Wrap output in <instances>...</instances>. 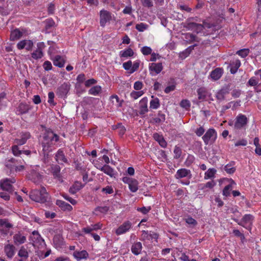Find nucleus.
Returning <instances> with one entry per match:
<instances>
[{
	"label": "nucleus",
	"instance_id": "obj_1",
	"mask_svg": "<svg viewBox=\"0 0 261 261\" xmlns=\"http://www.w3.org/2000/svg\"><path fill=\"white\" fill-rule=\"evenodd\" d=\"M30 197L34 201L42 203L48 202L49 199V194L44 187H42L40 190H32L30 192Z\"/></svg>",
	"mask_w": 261,
	"mask_h": 261
},
{
	"label": "nucleus",
	"instance_id": "obj_2",
	"mask_svg": "<svg viewBox=\"0 0 261 261\" xmlns=\"http://www.w3.org/2000/svg\"><path fill=\"white\" fill-rule=\"evenodd\" d=\"M44 141L42 142L43 152H49L51 151L50 148L53 144V141L57 142L59 140V136L53 132H48L45 134L43 136Z\"/></svg>",
	"mask_w": 261,
	"mask_h": 261
},
{
	"label": "nucleus",
	"instance_id": "obj_3",
	"mask_svg": "<svg viewBox=\"0 0 261 261\" xmlns=\"http://www.w3.org/2000/svg\"><path fill=\"white\" fill-rule=\"evenodd\" d=\"M217 137V132L214 128H209L202 136V139L206 145L214 143Z\"/></svg>",
	"mask_w": 261,
	"mask_h": 261
},
{
	"label": "nucleus",
	"instance_id": "obj_4",
	"mask_svg": "<svg viewBox=\"0 0 261 261\" xmlns=\"http://www.w3.org/2000/svg\"><path fill=\"white\" fill-rule=\"evenodd\" d=\"M70 88V85L69 83H64L57 88L56 94L60 98H64L68 94Z\"/></svg>",
	"mask_w": 261,
	"mask_h": 261
},
{
	"label": "nucleus",
	"instance_id": "obj_5",
	"mask_svg": "<svg viewBox=\"0 0 261 261\" xmlns=\"http://www.w3.org/2000/svg\"><path fill=\"white\" fill-rule=\"evenodd\" d=\"M248 122L246 116L243 114H239L236 119L234 127L235 129H240L244 127Z\"/></svg>",
	"mask_w": 261,
	"mask_h": 261
},
{
	"label": "nucleus",
	"instance_id": "obj_6",
	"mask_svg": "<svg viewBox=\"0 0 261 261\" xmlns=\"http://www.w3.org/2000/svg\"><path fill=\"white\" fill-rule=\"evenodd\" d=\"M232 219L237 222L239 225H241L249 230L251 229L250 227H247L245 224L250 223H252V221L254 219V217L250 214H246L242 218L241 221H239L238 219L232 218Z\"/></svg>",
	"mask_w": 261,
	"mask_h": 261
},
{
	"label": "nucleus",
	"instance_id": "obj_7",
	"mask_svg": "<svg viewBox=\"0 0 261 261\" xmlns=\"http://www.w3.org/2000/svg\"><path fill=\"white\" fill-rule=\"evenodd\" d=\"M112 19L111 13L104 9L100 11V24L104 27L108 21Z\"/></svg>",
	"mask_w": 261,
	"mask_h": 261
},
{
	"label": "nucleus",
	"instance_id": "obj_8",
	"mask_svg": "<svg viewBox=\"0 0 261 261\" xmlns=\"http://www.w3.org/2000/svg\"><path fill=\"white\" fill-rule=\"evenodd\" d=\"M132 227V223L129 221H125L121 224L115 231L117 235H120L123 234L128 231Z\"/></svg>",
	"mask_w": 261,
	"mask_h": 261
},
{
	"label": "nucleus",
	"instance_id": "obj_9",
	"mask_svg": "<svg viewBox=\"0 0 261 261\" xmlns=\"http://www.w3.org/2000/svg\"><path fill=\"white\" fill-rule=\"evenodd\" d=\"M13 225L9 223L7 219H0V231L4 234H7L10 228Z\"/></svg>",
	"mask_w": 261,
	"mask_h": 261
},
{
	"label": "nucleus",
	"instance_id": "obj_10",
	"mask_svg": "<svg viewBox=\"0 0 261 261\" xmlns=\"http://www.w3.org/2000/svg\"><path fill=\"white\" fill-rule=\"evenodd\" d=\"M31 109L32 107L26 103L21 102L17 108L16 113L17 115H22L26 114L28 113L29 110H30Z\"/></svg>",
	"mask_w": 261,
	"mask_h": 261
},
{
	"label": "nucleus",
	"instance_id": "obj_11",
	"mask_svg": "<svg viewBox=\"0 0 261 261\" xmlns=\"http://www.w3.org/2000/svg\"><path fill=\"white\" fill-rule=\"evenodd\" d=\"M149 69L150 71V74L153 75L152 72H155V74L160 73L163 69V66L162 63H152L149 64Z\"/></svg>",
	"mask_w": 261,
	"mask_h": 261
},
{
	"label": "nucleus",
	"instance_id": "obj_12",
	"mask_svg": "<svg viewBox=\"0 0 261 261\" xmlns=\"http://www.w3.org/2000/svg\"><path fill=\"white\" fill-rule=\"evenodd\" d=\"M0 187L3 190L7 191L9 193L13 192V186L8 181V178L2 179L0 181Z\"/></svg>",
	"mask_w": 261,
	"mask_h": 261
},
{
	"label": "nucleus",
	"instance_id": "obj_13",
	"mask_svg": "<svg viewBox=\"0 0 261 261\" xmlns=\"http://www.w3.org/2000/svg\"><path fill=\"white\" fill-rule=\"evenodd\" d=\"M15 247L13 245L7 244L4 247V251L9 258H12L15 254Z\"/></svg>",
	"mask_w": 261,
	"mask_h": 261
},
{
	"label": "nucleus",
	"instance_id": "obj_14",
	"mask_svg": "<svg viewBox=\"0 0 261 261\" xmlns=\"http://www.w3.org/2000/svg\"><path fill=\"white\" fill-rule=\"evenodd\" d=\"M31 137V135L29 132H24L21 134L20 139H16L15 140V143L18 145H22L24 144L27 140Z\"/></svg>",
	"mask_w": 261,
	"mask_h": 261
},
{
	"label": "nucleus",
	"instance_id": "obj_15",
	"mask_svg": "<svg viewBox=\"0 0 261 261\" xmlns=\"http://www.w3.org/2000/svg\"><path fill=\"white\" fill-rule=\"evenodd\" d=\"M73 256L77 260H80L82 259H87L89 257V254L86 250L75 251L73 253Z\"/></svg>",
	"mask_w": 261,
	"mask_h": 261
},
{
	"label": "nucleus",
	"instance_id": "obj_16",
	"mask_svg": "<svg viewBox=\"0 0 261 261\" xmlns=\"http://www.w3.org/2000/svg\"><path fill=\"white\" fill-rule=\"evenodd\" d=\"M84 186L85 184H83L80 181H76L74 182L73 185L70 187L69 190V192L72 194H74L81 189H82Z\"/></svg>",
	"mask_w": 261,
	"mask_h": 261
},
{
	"label": "nucleus",
	"instance_id": "obj_17",
	"mask_svg": "<svg viewBox=\"0 0 261 261\" xmlns=\"http://www.w3.org/2000/svg\"><path fill=\"white\" fill-rule=\"evenodd\" d=\"M26 240V237L22 235L20 232L15 234L13 236L14 243L16 245L23 244L25 243Z\"/></svg>",
	"mask_w": 261,
	"mask_h": 261
},
{
	"label": "nucleus",
	"instance_id": "obj_18",
	"mask_svg": "<svg viewBox=\"0 0 261 261\" xmlns=\"http://www.w3.org/2000/svg\"><path fill=\"white\" fill-rule=\"evenodd\" d=\"M140 114L143 115L148 112L147 99L145 97L140 101Z\"/></svg>",
	"mask_w": 261,
	"mask_h": 261
},
{
	"label": "nucleus",
	"instance_id": "obj_19",
	"mask_svg": "<svg viewBox=\"0 0 261 261\" xmlns=\"http://www.w3.org/2000/svg\"><path fill=\"white\" fill-rule=\"evenodd\" d=\"M56 204L63 211H70L72 210V207L70 204L61 200H57Z\"/></svg>",
	"mask_w": 261,
	"mask_h": 261
},
{
	"label": "nucleus",
	"instance_id": "obj_20",
	"mask_svg": "<svg viewBox=\"0 0 261 261\" xmlns=\"http://www.w3.org/2000/svg\"><path fill=\"white\" fill-rule=\"evenodd\" d=\"M222 73L223 70L220 68H217L211 72L210 76L213 80L217 81L221 77Z\"/></svg>",
	"mask_w": 261,
	"mask_h": 261
},
{
	"label": "nucleus",
	"instance_id": "obj_21",
	"mask_svg": "<svg viewBox=\"0 0 261 261\" xmlns=\"http://www.w3.org/2000/svg\"><path fill=\"white\" fill-rule=\"evenodd\" d=\"M99 169L111 177H114L115 176V172L114 169L112 168H111L109 165H105L104 166L100 167Z\"/></svg>",
	"mask_w": 261,
	"mask_h": 261
},
{
	"label": "nucleus",
	"instance_id": "obj_22",
	"mask_svg": "<svg viewBox=\"0 0 261 261\" xmlns=\"http://www.w3.org/2000/svg\"><path fill=\"white\" fill-rule=\"evenodd\" d=\"M153 138L155 141L159 142V144L162 147L165 148L167 146V143L162 135H160L159 134L155 133L153 134Z\"/></svg>",
	"mask_w": 261,
	"mask_h": 261
},
{
	"label": "nucleus",
	"instance_id": "obj_23",
	"mask_svg": "<svg viewBox=\"0 0 261 261\" xmlns=\"http://www.w3.org/2000/svg\"><path fill=\"white\" fill-rule=\"evenodd\" d=\"M32 234L33 236L31 237V238L34 243L41 244L42 242H44V240L37 230L33 231Z\"/></svg>",
	"mask_w": 261,
	"mask_h": 261
},
{
	"label": "nucleus",
	"instance_id": "obj_24",
	"mask_svg": "<svg viewBox=\"0 0 261 261\" xmlns=\"http://www.w3.org/2000/svg\"><path fill=\"white\" fill-rule=\"evenodd\" d=\"M142 246L141 242H138L133 244L131 250L135 255H138L140 253Z\"/></svg>",
	"mask_w": 261,
	"mask_h": 261
},
{
	"label": "nucleus",
	"instance_id": "obj_25",
	"mask_svg": "<svg viewBox=\"0 0 261 261\" xmlns=\"http://www.w3.org/2000/svg\"><path fill=\"white\" fill-rule=\"evenodd\" d=\"M197 44H195L193 45H191L188 47L187 49H186L184 51L180 53L179 57L181 59H185L192 52V51L194 49L195 46H197Z\"/></svg>",
	"mask_w": 261,
	"mask_h": 261
},
{
	"label": "nucleus",
	"instance_id": "obj_26",
	"mask_svg": "<svg viewBox=\"0 0 261 261\" xmlns=\"http://www.w3.org/2000/svg\"><path fill=\"white\" fill-rule=\"evenodd\" d=\"M50 172L53 174L55 177H60V170L61 168L58 165H51L50 168Z\"/></svg>",
	"mask_w": 261,
	"mask_h": 261
},
{
	"label": "nucleus",
	"instance_id": "obj_27",
	"mask_svg": "<svg viewBox=\"0 0 261 261\" xmlns=\"http://www.w3.org/2000/svg\"><path fill=\"white\" fill-rule=\"evenodd\" d=\"M22 35V33L18 29H15L12 31L10 34V39L14 41L19 39Z\"/></svg>",
	"mask_w": 261,
	"mask_h": 261
},
{
	"label": "nucleus",
	"instance_id": "obj_28",
	"mask_svg": "<svg viewBox=\"0 0 261 261\" xmlns=\"http://www.w3.org/2000/svg\"><path fill=\"white\" fill-rule=\"evenodd\" d=\"M190 173L189 170L182 168L177 170L176 174L177 178H181L187 176Z\"/></svg>",
	"mask_w": 261,
	"mask_h": 261
},
{
	"label": "nucleus",
	"instance_id": "obj_29",
	"mask_svg": "<svg viewBox=\"0 0 261 261\" xmlns=\"http://www.w3.org/2000/svg\"><path fill=\"white\" fill-rule=\"evenodd\" d=\"M134 55L133 50L130 48H128L120 52V58H128L133 57Z\"/></svg>",
	"mask_w": 261,
	"mask_h": 261
},
{
	"label": "nucleus",
	"instance_id": "obj_30",
	"mask_svg": "<svg viewBox=\"0 0 261 261\" xmlns=\"http://www.w3.org/2000/svg\"><path fill=\"white\" fill-rule=\"evenodd\" d=\"M230 73L231 74H234L237 72L238 68L241 66V62L239 60H236L234 62L230 64Z\"/></svg>",
	"mask_w": 261,
	"mask_h": 261
},
{
	"label": "nucleus",
	"instance_id": "obj_31",
	"mask_svg": "<svg viewBox=\"0 0 261 261\" xmlns=\"http://www.w3.org/2000/svg\"><path fill=\"white\" fill-rule=\"evenodd\" d=\"M65 64V61L60 56L57 55L54 60V64L60 68L63 67Z\"/></svg>",
	"mask_w": 261,
	"mask_h": 261
},
{
	"label": "nucleus",
	"instance_id": "obj_32",
	"mask_svg": "<svg viewBox=\"0 0 261 261\" xmlns=\"http://www.w3.org/2000/svg\"><path fill=\"white\" fill-rule=\"evenodd\" d=\"M30 175L31 176V177H30V179L35 183L38 182L42 177V176L39 173L34 171L31 172Z\"/></svg>",
	"mask_w": 261,
	"mask_h": 261
},
{
	"label": "nucleus",
	"instance_id": "obj_33",
	"mask_svg": "<svg viewBox=\"0 0 261 261\" xmlns=\"http://www.w3.org/2000/svg\"><path fill=\"white\" fill-rule=\"evenodd\" d=\"M18 255L21 257L23 258L24 259H27L29 257V253L27 250V249L23 246H22L18 252Z\"/></svg>",
	"mask_w": 261,
	"mask_h": 261
},
{
	"label": "nucleus",
	"instance_id": "obj_34",
	"mask_svg": "<svg viewBox=\"0 0 261 261\" xmlns=\"http://www.w3.org/2000/svg\"><path fill=\"white\" fill-rule=\"evenodd\" d=\"M128 187L131 192H136L138 189V181L133 179L128 185Z\"/></svg>",
	"mask_w": 261,
	"mask_h": 261
},
{
	"label": "nucleus",
	"instance_id": "obj_35",
	"mask_svg": "<svg viewBox=\"0 0 261 261\" xmlns=\"http://www.w3.org/2000/svg\"><path fill=\"white\" fill-rule=\"evenodd\" d=\"M223 170L227 174H232L235 172L236 168V167H232L231 163H230L225 165L223 168Z\"/></svg>",
	"mask_w": 261,
	"mask_h": 261
},
{
	"label": "nucleus",
	"instance_id": "obj_36",
	"mask_svg": "<svg viewBox=\"0 0 261 261\" xmlns=\"http://www.w3.org/2000/svg\"><path fill=\"white\" fill-rule=\"evenodd\" d=\"M101 91V87L99 86H95L92 87L89 90V93L93 95H96L100 93Z\"/></svg>",
	"mask_w": 261,
	"mask_h": 261
},
{
	"label": "nucleus",
	"instance_id": "obj_37",
	"mask_svg": "<svg viewBox=\"0 0 261 261\" xmlns=\"http://www.w3.org/2000/svg\"><path fill=\"white\" fill-rule=\"evenodd\" d=\"M160 106V100L158 98L152 99L150 102V108L153 109H158Z\"/></svg>",
	"mask_w": 261,
	"mask_h": 261
},
{
	"label": "nucleus",
	"instance_id": "obj_38",
	"mask_svg": "<svg viewBox=\"0 0 261 261\" xmlns=\"http://www.w3.org/2000/svg\"><path fill=\"white\" fill-rule=\"evenodd\" d=\"M216 170L214 168H210L205 173V179L211 178L214 177Z\"/></svg>",
	"mask_w": 261,
	"mask_h": 261
},
{
	"label": "nucleus",
	"instance_id": "obj_39",
	"mask_svg": "<svg viewBox=\"0 0 261 261\" xmlns=\"http://www.w3.org/2000/svg\"><path fill=\"white\" fill-rule=\"evenodd\" d=\"M57 160H60L65 163L67 162V160L66 158L64 153L63 151L61 150H59L57 152V153L56 155Z\"/></svg>",
	"mask_w": 261,
	"mask_h": 261
},
{
	"label": "nucleus",
	"instance_id": "obj_40",
	"mask_svg": "<svg viewBox=\"0 0 261 261\" xmlns=\"http://www.w3.org/2000/svg\"><path fill=\"white\" fill-rule=\"evenodd\" d=\"M43 52L42 50L36 49L32 54V57L36 60L41 59L43 57Z\"/></svg>",
	"mask_w": 261,
	"mask_h": 261
},
{
	"label": "nucleus",
	"instance_id": "obj_41",
	"mask_svg": "<svg viewBox=\"0 0 261 261\" xmlns=\"http://www.w3.org/2000/svg\"><path fill=\"white\" fill-rule=\"evenodd\" d=\"M230 90V84L224 85L219 91L223 95H225L229 93Z\"/></svg>",
	"mask_w": 261,
	"mask_h": 261
},
{
	"label": "nucleus",
	"instance_id": "obj_42",
	"mask_svg": "<svg viewBox=\"0 0 261 261\" xmlns=\"http://www.w3.org/2000/svg\"><path fill=\"white\" fill-rule=\"evenodd\" d=\"M201 26V24L197 23L196 22H189L187 23L186 25H184V28L187 29L188 30H193L195 29L196 27H200Z\"/></svg>",
	"mask_w": 261,
	"mask_h": 261
},
{
	"label": "nucleus",
	"instance_id": "obj_43",
	"mask_svg": "<svg viewBox=\"0 0 261 261\" xmlns=\"http://www.w3.org/2000/svg\"><path fill=\"white\" fill-rule=\"evenodd\" d=\"M18 145H15L12 146V151L15 156H19L22 153V150H20Z\"/></svg>",
	"mask_w": 261,
	"mask_h": 261
},
{
	"label": "nucleus",
	"instance_id": "obj_44",
	"mask_svg": "<svg viewBox=\"0 0 261 261\" xmlns=\"http://www.w3.org/2000/svg\"><path fill=\"white\" fill-rule=\"evenodd\" d=\"M249 53V49L248 48L241 49L237 51V54L239 55L242 58H245L247 57Z\"/></svg>",
	"mask_w": 261,
	"mask_h": 261
},
{
	"label": "nucleus",
	"instance_id": "obj_45",
	"mask_svg": "<svg viewBox=\"0 0 261 261\" xmlns=\"http://www.w3.org/2000/svg\"><path fill=\"white\" fill-rule=\"evenodd\" d=\"M198 99L203 100L206 97V92L203 88H199L197 90Z\"/></svg>",
	"mask_w": 261,
	"mask_h": 261
},
{
	"label": "nucleus",
	"instance_id": "obj_46",
	"mask_svg": "<svg viewBox=\"0 0 261 261\" xmlns=\"http://www.w3.org/2000/svg\"><path fill=\"white\" fill-rule=\"evenodd\" d=\"M232 189V186H231V184H229L225 186L223 190V195L226 197H228L230 196V191Z\"/></svg>",
	"mask_w": 261,
	"mask_h": 261
},
{
	"label": "nucleus",
	"instance_id": "obj_47",
	"mask_svg": "<svg viewBox=\"0 0 261 261\" xmlns=\"http://www.w3.org/2000/svg\"><path fill=\"white\" fill-rule=\"evenodd\" d=\"M195 161V157L192 154H189L185 162V164L187 167H189Z\"/></svg>",
	"mask_w": 261,
	"mask_h": 261
},
{
	"label": "nucleus",
	"instance_id": "obj_48",
	"mask_svg": "<svg viewBox=\"0 0 261 261\" xmlns=\"http://www.w3.org/2000/svg\"><path fill=\"white\" fill-rule=\"evenodd\" d=\"M148 25L144 23H140L136 25V29L139 32H143L146 30Z\"/></svg>",
	"mask_w": 261,
	"mask_h": 261
},
{
	"label": "nucleus",
	"instance_id": "obj_49",
	"mask_svg": "<svg viewBox=\"0 0 261 261\" xmlns=\"http://www.w3.org/2000/svg\"><path fill=\"white\" fill-rule=\"evenodd\" d=\"M48 102L53 106H55L57 103L54 101V97H55V94L53 92H49L48 94Z\"/></svg>",
	"mask_w": 261,
	"mask_h": 261
},
{
	"label": "nucleus",
	"instance_id": "obj_50",
	"mask_svg": "<svg viewBox=\"0 0 261 261\" xmlns=\"http://www.w3.org/2000/svg\"><path fill=\"white\" fill-rule=\"evenodd\" d=\"M180 106L188 110L190 108L191 105L190 101L187 99H182L180 102Z\"/></svg>",
	"mask_w": 261,
	"mask_h": 261
},
{
	"label": "nucleus",
	"instance_id": "obj_51",
	"mask_svg": "<svg viewBox=\"0 0 261 261\" xmlns=\"http://www.w3.org/2000/svg\"><path fill=\"white\" fill-rule=\"evenodd\" d=\"M142 5L144 7L150 8L153 7V2L152 0H141Z\"/></svg>",
	"mask_w": 261,
	"mask_h": 261
},
{
	"label": "nucleus",
	"instance_id": "obj_52",
	"mask_svg": "<svg viewBox=\"0 0 261 261\" xmlns=\"http://www.w3.org/2000/svg\"><path fill=\"white\" fill-rule=\"evenodd\" d=\"M141 52L144 55H148L151 54L152 49L150 47L145 46H143L141 49Z\"/></svg>",
	"mask_w": 261,
	"mask_h": 261
},
{
	"label": "nucleus",
	"instance_id": "obj_53",
	"mask_svg": "<svg viewBox=\"0 0 261 261\" xmlns=\"http://www.w3.org/2000/svg\"><path fill=\"white\" fill-rule=\"evenodd\" d=\"M174 153L175 155L174 156V159H177L180 158L181 154V149L179 147L176 146L174 149Z\"/></svg>",
	"mask_w": 261,
	"mask_h": 261
},
{
	"label": "nucleus",
	"instance_id": "obj_54",
	"mask_svg": "<svg viewBox=\"0 0 261 261\" xmlns=\"http://www.w3.org/2000/svg\"><path fill=\"white\" fill-rule=\"evenodd\" d=\"M233 233L235 236L237 237H240L242 242H244V240L245 239V237L244 234L241 233L239 230L234 229L233 230Z\"/></svg>",
	"mask_w": 261,
	"mask_h": 261
},
{
	"label": "nucleus",
	"instance_id": "obj_55",
	"mask_svg": "<svg viewBox=\"0 0 261 261\" xmlns=\"http://www.w3.org/2000/svg\"><path fill=\"white\" fill-rule=\"evenodd\" d=\"M143 92L142 91H133L130 93V96L134 99H137L143 94Z\"/></svg>",
	"mask_w": 261,
	"mask_h": 261
},
{
	"label": "nucleus",
	"instance_id": "obj_56",
	"mask_svg": "<svg viewBox=\"0 0 261 261\" xmlns=\"http://www.w3.org/2000/svg\"><path fill=\"white\" fill-rule=\"evenodd\" d=\"M194 132L198 137H201L204 133L205 129L203 126H200L195 129Z\"/></svg>",
	"mask_w": 261,
	"mask_h": 261
},
{
	"label": "nucleus",
	"instance_id": "obj_57",
	"mask_svg": "<svg viewBox=\"0 0 261 261\" xmlns=\"http://www.w3.org/2000/svg\"><path fill=\"white\" fill-rule=\"evenodd\" d=\"M186 39H189L190 42L199 41V40L198 39V38L193 34H187L186 35Z\"/></svg>",
	"mask_w": 261,
	"mask_h": 261
},
{
	"label": "nucleus",
	"instance_id": "obj_58",
	"mask_svg": "<svg viewBox=\"0 0 261 261\" xmlns=\"http://www.w3.org/2000/svg\"><path fill=\"white\" fill-rule=\"evenodd\" d=\"M150 210H151V207L150 206H148V207H145V206H143V207H138L137 209V210L138 212H140L142 213H143V214H147L150 211Z\"/></svg>",
	"mask_w": 261,
	"mask_h": 261
},
{
	"label": "nucleus",
	"instance_id": "obj_59",
	"mask_svg": "<svg viewBox=\"0 0 261 261\" xmlns=\"http://www.w3.org/2000/svg\"><path fill=\"white\" fill-rule=\"evenodd\" d=\"M109 210V207L107 206H97L95 208V211H99L101 213H106Z\"/></svg>",
	"mask_w": 261,
	"mask_h": 261
},
{
	"label": "nucleus",
	"instance_id": "obj_60",
	"mask_svg": "<svg viewBox=\"0 0 261 261\" xmlns=\"http://www.w3.org/2000/svg\"><path fill=\"white\" fill-rule=\"evenodd\" d=\"M101 191L107 194H111L114 192V190L112 187L111 186H109L102 188Z\"/></svg>",
	"mask_w": 261,
	"mask_h": 261
},
{
	"label": "nucleus",
	"instance_id": "obj_61",
	"mask_svg": "<svg viewBox=\"0 0 261 261\" xmlns=\"http://www.w3.org/2000/svg\"><path fill=\"white\" fill-rule=\"evenodd\" d=\"M43 67L45 70L48 71L51 69L52 65L50 62L46 61L44 62Z\"/></svg>",
	"mask_w": 261,
	"mask_h": 261
},
{
	"label": "nucleus",
	"instance_id": "obj_62",
	"mask_svg": "<svg viewBox=\"0 0 261 261\" xmlns=\"http://www.w3.org/2000/svg\"><path fill=\"white\" fill-rule=\"evenodd\" d=\"M242 93V91L240 89H234L231 92V95L234 98L239 97Z\"/></svg>",
	"mask_w": 261,
	"mask_h": 261
},
{
	"label": "nucleus",
	"instance_id": "obj_63",
	"mask_svg": "<svg viewBox=\"0 0 261 261\" xmlns=\"http://www.w3.org/2000/svg\"><path fill=\"white\" fill-rule=\"evenodd\" d=\"M186 222L188 224L192 225L193 226H195L197 224V221L191 217H189L186 219Z\"/></svg>",
	"mask_w": 261,
	"mask_h": 261
},
{
	"label": "nucleus",
	"instance_id": "obj_64",
	"mask_svg": "<svg viewBox=\"0 0 261 261\" xmlns=\"http://www.w3.org/2000/svg\"><path fill=\"white\" fill-rule=\"evenodd\" d=\"M140 66V61H137L135 62L133 65L132 66V68L130 69V73H132L135 71H137L139 67Z\"/></svg>",
	"mask_w": 261,
	"mask_h": 261
}]
</instances>
